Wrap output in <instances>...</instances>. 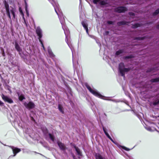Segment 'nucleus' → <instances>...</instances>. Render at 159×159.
Instances as JSON below:
<instances>
[{
	"mask_svg": "<svg viewBox=\"0 0 159 159\" xmlns=\"http://www.w3.org/2000/svg\"><path fill=\"white\" fill-rule=\"evenodd\" d=\"M24 105L28 109H32L35 107L34 104L31 102H30L29 103L25 102L24 103Z\"/></svg>",
	"mask_w": 159,
	"mask_h": 159,
	"instance_id": "obj_8",
	"label": "nucleus"
},
{
	"mask_svg": "<svg viewBox=\"0 0 159 159\" xmlns=\"http://www.w3.org/2000/svg\"><path fill=\"white\" fill-rule=\"evenodd\" d=\"M73 63L74 64V61H73Z\"/></svg>",
	"mask_w": 159,
	"mask_h": 159,
	"instance_id": "obj_43",
	"label": "nucleus"
},
{
	"mask_svg": "<svg viewBox=\"0 0 159 159\" xmlns=\"http://www.w3.org/2000/svg\"><path fill=\"white\" fill-rule=\"evenodd\" d=\"M103 130L105 134L106 135H108V134L107 132L106 129L105 128H104V127H103Z\"/></svg>",
	"mask_w": 159,
	"mask_h": 159,
	"instance_id": "obj_25",
	"label": "nucleus"
},
{
	"mask_svg": "<svg viewBox=\"0 0 159 159\" xmlns=\"http://www.w3.org/2000/svg\"><path fill=\"white\" fill-rule=\"evenodd\" d=\"M147 129L148 130V131H152V129H151V127H148L147 128Z\"/></svg>",
	"mask_w": 159,
	"mask_h": 159,
	"instance_id": "obj_36",
	"label": "nucleus"
},
{
	"mask_svg": "<svg viewBox=\"0 0 159 159\" xmlns=\"http://www.w3.org/2000/svg\"><path fill=\"white\" fill-rule=\"evenodd\" d=\"M139 24H136L134 25L133 26V28H136L139 27Z\"/></svg>",
	"mask_w": 159,
	"mask_h": 159,
	"instance_id": "obj_29",
	"label": "nucleus"
},
{
	"mask_svg": "<svg viewBox=\"0 0 159 159\" xmlns=\"http://www.w3.org/2000/svg\"><path fill=\"white\" fill-rule=\"evenodd\" d=\"M151 82H157L159 81V78H157L154 79H152L151 80Z\"/></svg>",
	"mask_w": 159,
	"mask_h": 159,
	"instance_id": "obj_20",
	"label": "nucleus"
},
{
	"mask_svg": "<svg viewBox=\"0 0 159 159\" xmlns=\"http://www.w3.org/2000/svg\"><path fill=\"white\" fill-rule=\"evenodd\" d=\"M48 135L49 138L51 139V140L53 143H54L55 139L54 136L51 134H48Z\"/></svg>",
	"mask_w": 159,
	"mask_h": 159,
	"instance_id": "obj_15",
	"label": "nucleus"
},
{
	"mask_svg": "<svg viewBox=\"0 0 159 159\" xmlns=\"http://www.w3.org/2000/svg\"><path fill=\"white\" fill-rule=\"evenodd\" d=\"M73 158H74V159H75V157L74 156H73Z\"/></svg>",
	"mask_w": 159,
	"mask_h": 159,
	"instance_id": "obj_41",
	"label": "nucleus"
},
{
	"mask_svg": "<svg viewBox=\"0 0 159 159\" xmlns=\"http://www.w3.org/2000/svg\"><path fill=\"white\" fill-rule=\"evenodd\" d=\"M122 148L127 151H129L130 150V149L124 146H122Z\"/></svg>",
	"mask_w": 159,
	"mask_h": 159,
	"instance_id": "obj_27",
	"label": "nucleus"
},
{
	"mask_svg": "<svg viewBox=\"0 0 159 159\" xmlns=\"http://www.w3.org/2000/svg\"><path fill=\"white\" fill-rule=\"evenodd\" d=\"M103 130L105 134L106 135H108V134L107 132L106 129L105 128H104V127H103Z\"/></svg>",
	"mask_w": 159,
	"mask_h": 159,
	"instance_id": "obj_26",
	"label": "nucleus"
},
{
	"mask_svg": "<svg viewBox=\"0 0 159 159\" xmlns=\"http://www.w3.org/2000/svg\"><path fill=\"white\" fill-rule=\"evenodd\" d=\"M17 94H18V96L19 99L20 101H22L23 99H24L25 98L23 95L22 94H20L18 92H17Z\"/></svg>",
	"mask_w": 159,
	"mask_h": 159,
	"instance_id": "obj_13",
	"label": "nucleus"
},
{
	"mask_svg": "<svg viewBox=\"0 0 159 159\" xmlns=\"http://www.w3.org/2000/svg\"><path fill=\"white\" fill-rule=\"evenodd\" d=\"M48 52L50 55V56L51 57H54L55 55L52 53V50L49 47L48 48Z\"/></svg>",
	"mask_w": 159,
	"mask_h": 159,
	"instance_id": "obj_12",
	"label": "nucleus"
},
{
	"mask_svg": "<svg viewBox=\"0 0 159 159\" xmlns=\"http://www.w3.org/2000/svg\"><path fill=\"white\" fill-rule=\"evenodd\" d=\"M100 2V0H93V2L95 4H97L98 2Z\"/></svg>",
	"mask_w": 159,
	"mask_h": 159,
	"instance_id": "obj_30",
	"label": "nucleus"
},
{
	"mask_svg": "<svg viewBox=\"0 0 159 159\" xmlns=\"http://www.w3.org/2000/svg\"><path fill=\"white\" fill-rule=\"evenodd\" d=\"M126 10V8L124 7H120L115 9V11L119 13L123 12Z\"/></svg>",
	"mask_w": 159,
	"mask_h": 159,
	"instance_id": "obj_9",
	"label": "nucleus"
},
{
	"mask_svg": "<svg viewBox=\"0 0 159 159\" xmlns=\"http://www.w3.org/2000/svg\"><path fill=\"white\" fill-rule=\"evenodd\" d=\"M15 48L19 52L21 51V49H20L18 44L16 43H15Z\"/></svg>",
	"mask_w": 159,
	"mask_h": 159,
	"instance_id": "obj_16",
	"label": "nucleus"
},
{
	"mask_svg": "<svg viewBox=\"0 0 159 159\" xmlns=\"http://www.w3.org/2000/svg\"><path fill=\"white\" fill-rule=\"evenodd\" d=\"M58 108L59 110L62 113H63V107L61 105H59Z\"/></svg>",
	"mask_w": 159,
	"mask_h": 159,
	"instance_id": "obj_18",
	"label": "nucleus"
},
{
	"mask_svg": "<svg viewBox=\"0 0 159 159\" xmlns=\"http://www.w3.org/2000/svg\"><path fill=\"white\" fill-rule=\"evenodd\" d=\"M129 68H125L123 63H121L119 64V71L122 76L124 77L125 73L129 71Z\"/></svg>",
	"mask_w": 159,
	"mask_h": 159,
	"instance_id": "obj_4",
	"label": "nucleus"
},
{
	"mask_svg": "<svg viewBox=\"0 0 159 159\" xmlns=\"http://www.w3.org/2000/svg\"><path fill=\"white\" fill-rule=\"evenodd\" d=\"M26 12V14L27 16H29V11L28 10H25Z\"/></svg>",
	"mask_w": 159,
	"mask_h": 159,
	"instance_id": "obj_33",
	"label": "nucleus"
},
{
	"mask_svg": "<svg viewBox=\"0 0 159 159\" xmlns=\"http://www.w3.org/2000/svg\"><path fill=\"white\" fill-rule=\"evenodd\" d=\"M100 4L101 5H104L106 4V2L105 1H100L99 2Z\"/></svg>",
	"mask_w": 159,
	"mask_h": 159,
	"instance_id": "obj_24",
	"label": "nucleus"
},
{
	"mask_svg": "<svg viewBox=\"0 0 159 159\" xmlns=\"http://www.w3.org/2000/svg\"><path fill=\"white\" fill-rule=\"evenodd\" d=\"M36 32L37 34L38 35V36L39 37V41L42 44V46H43L44 49V48L43 46V44L42 43V42L41 41V40L40 39L42 38V30H41V29L39 27H38L36 29Z\"/></svg>",
	"mask_w": 159,
	"mask_h": 159,
	"instance_id": "obj_6",
	"label": "nucleus"
},
{
	"mask_svg": "<svg viewBox=\"0 0 159 159\" xmlns=\"http://www.w3.org/2000/svg\"><path fill=\"white\" fill-rule=\"evenodd\" d=\"M159 103V98H158L156 100L153 102V105H156Z\"/></svg>",
	"mask_w": 159,
	"mask_h": 159,
	"instance_id": "obj_22",
	"label": "nucleus"
},
{
	"mask_svg": "<svg viewBox=\"0 0 159 159\" xmlns=\"http://www.w3.org/2000/svg\"><path fill=\"white\" fill-rule=\"evenodd\" d=\"M20 12L23 18V19L24 20L25 23H26L25 19V18L24 17V14H23V12H22V11L21 10H20Z\"/></svg>",
	"mask_w": 159,
	"mask_h": 159,
	"instance_id": "obj_23",
	"label": "nucleus"
},
{
	"mask_svg": "<svg viewBox=\"0 0 159 159\" xmlns=\"http://www.w3.org/2000/svg\"><path fill=\"white\" fill-rule=\"evenodd\" d=\"M82 24L84 28L86 30V33H87L88 34H89L88 33V29L87 27V25L86 23H85L84 21H83L82 22Z\"/></svg>",
	"mask_w": 159,
	"mask_h": 159,
	"instance_id": "obj_11",
	"label": "nucleus"
},
{
	"mask_svg": "<svg viewBox=\"0 0 159 159\" xmlns=\"http://www.w3.org/2000/svg\"><path fill=\"white\" fill-rule=\"evenodd\" d=\"M42 130L43 131L44 134L46 135L48 133L47 129L46 128H43L42 129Z\"/></svg>",
	"mask_w": 159,
	"mask_h": 159,
	"instance_id": "obj_17",
	"label": "nucleus"
},
{
	"mask_svg": "<svg viewBox=\"0 0 159 159\" xmlns=\"http://www.w3.org/2000/svg\"><path fill=\"white\" fill-rule=\"evenodd\" d=\"M54 7L55 11L58 16L61 23L62 25V27L64 30V33L66 35V40L69 47L71 49L72 52H73V47L70 44L68 41V39L70 37L69 31L67 27L64 24V18L61 12L60 11L58 4L54 0H48Z\"/></svg>",
	"mask_w": 159,
	"mask_h": 159,
	"instance_id": "obj_1",
	"label": "nucleus"
},
{
	"mask_svg": "<svg viewBox=\"0 0 159 159\" xmlns=\"http://www.w3.org/2000/svg\"><path fill=\"white\" fill-rule=\"evenodd\" d=\"M25 10H28V5L25 1Z\"/></svg>",
	"mask_w": 159,
	"mask_h": 159,
	"instance_id": "obj_31",
	"label": "nucleus"
},
{
	"mask_svg": "<svg viewBox=\"0 0 159 159\" xmlns=\"http://www.w3.org/2000/svg\"><path fill=\"white\" fill-rule=\"evenodd\" d=\"M126 24V23L125 21H120L117 23V25H123Z\"/></svg>",
	"mask_w": 159,
	"mask_h": 159,
	"instance_id": "obj_21",
	"label": "nucleus"
},
{
	"mask_svg": "<svg viewBox=\"0 0 159 159\" xmlns=\"http://www.w3.org/2000/svg\"><path fill=\"white\" fill-rule=\"evenodd\" d=\"M108 138L110 139L113 143H115L114 141L111 138V137L109 135L108 136H107Z\"/></svg>",
	"mask_w": 159,
	"mask_h": 159,
	"instance_id": "obj_32",
	"label": "nucleus"
},
{
	"mask_svg": "<svg viewBox=\"0 0 159 159\" xmlns=\"http://www.w3.org/2000/svg\"><path fill=\"white\" fill-rule=\"evenodd\" d=\"M123 52V51L122 50H120L119 51H117L116 53V55H120V54L122 53Z\"/></svg>",
	"mask_w": 159,
	"mask_h": 159,
	"instance_id": "obj_19",
	"label": "nucleus"
},
{
	"mask_svg": "<svg viewBox=\"0 0 159 159\" xmlns=\"http://www.w3.org/2000/svg\"><path fill=\"white\" fill-rule=\"evenodd\" d=\"M31 119H32V120H34V118H33V117H31Z\"/></svg>",
	"mask_w": 159,
	"mask_h": 159,
	"instance_id": "obj_40",
	"label": "nucleus"
},
{
	"mask_svg": "<svg viewBox=\"0 0 159 159\" xmlns=\"http://www.w3.org/2000/svg\"><path fill=\"white\" fill-rule=\"evenodd\" d=\"M9 147L12 149L13 155H10L8 157V159L15 156L17 153L20 152L21 151V149L20 148L15 147L13 146H9Z\"/></svg>",
	"mask_w": 159,
	"mask_h": 159,
	"instance_id": "obj_5",
	"label": "nucleus"
},
{
	"mask_svg": "<svg viewBox=\"0 0 159 159\" xmlns=\"http://www.w3.org/2000/svg\"><path fill=\"white\" fill-rule=\"evenodd\" d=\"M75 149L78 155H79V157L80 158V157L82 156L81 152L80 151V149L77 147H75Z\"/></svg>",
	"mask_w": 159,
	"mask_h": 159,
	"instance_id": "obj_14",
	"label": "nucleus"
},
{
	"mask_svg": "<svg viewBox=\"0 0 159 159\" xmlns=\"http://www.w3.org/2000/svg\"><path fill=\"white\" fill-rule=\"evenodd\" d=\"M57 143L60 149L61 150H62L64 152H65V151L66 149V148L64 144L62 143L59 141L57 142Z\"/></svg>",
	"mask_w": 159,
	"mask_h": 159,
	"instance_id": "obj_10",
	"label": "nucleus"
},
{
	"mask_svg": "<svg viewBox=\"0 0 159 159\" xmlns=\"http://www.w3.org/2000/svg\"><path fill=\"white\" fill-rule=\"evenodd\" d=\"M109 135V134H108V135H106V136L107 137L108 136V135Z\"/></svg>",
	"mask_w": 159,
	"mask_h": 159,
	"instance_id": "obj_42",
	"label": "nucleus"
},
{
	"mask_svg": "<svg viewBox=\"0 0 159 159\" xmlns=\"http://www.w3.org/2000/svg\"><path fill=\"white\" fill-rule=\"evenodd\" d=\"M85 86L90 92L95 96L104 100L111 101L115 102H119V101H116L114 99H111L109 97H107L102 95L96 89L91 88L87 84H86Z\"/></svg>",
	"mask_w": 159,
	"mask_h": 159,
	"instance_id": "obj_2",
	"label": "nucleus"
},
{
	"mask_svg": "<svg viewBox=\"0 0 159 159\" xmlns=\"http://www.w3.org/2000/svg\"><path fill=\"white\" fill-rule=\"evenodd\" d=\"M4 105V103L2 101L0 100V106H3Z\"/></svg>",
	"mask_w": 159,
	"mask_h": 159,
	"instance_id": "obj_35",
	"label": "nucleus"
},
{
	"mask_svg": "<svg viewBox=\"0 0 159 159\" xmlns=\"http://www.w3.org/2000/svg\"><path fill=\"white\" fill-rule=\"evenodd\" d=\"M5 7L6 9V12L7 15L8 17L10 19L11 22V18L10 16V13H11L13 16L14 18H15V9L14 8H12L10 10H9V6L7 2L6 1H4V2Z\"/></svg>",
	"mask_w": 159,
	"mask_h": 159,
	"instance_id": "obj_3",
	"label": "nucleus"
},
{
	"mask_svg": "<svg viewBox=\"0 0 159 159\" xmlns=\"http://www.w3.org/2000/svg\"><path fill=\"white\" fill-rule=\"evenodd\" d=\"M157 28L158 29H159V24L158 25H157Z\"/></svg>",
	"mask_w": 159,
	"mask_h": 159,
	"instance_id": "obj_39",
	"label": "nucleus"
},
{
	"mask_svg": "<svg viewBox=\"0 0 159 159\" xmlns=\"http://www.w3.org/2000/svg\"><path fill=\"white\" fill-rule=\"evenodd\" d=\"M107 23L109 24H113V22L111 21H107Z\"/></svg>",
	"mask_w": 159,
	"mask_h": 159,
	"instance_id": "obj_34",
	"label": "nucleus"
},
{
	"mask_svg": "<svg viewBox=\"0 0 159 159\" xmlns=\"http://www.w3.org/2000/svg\"><path fill=\"white\" fill-rule=\"evenodd\" d=\"M159 13V9L156 10L154 13V15H156Z\"/></svg>",
	"mask_w": 159,
	"mask_h": 159,
	"instance_id": "obj_28",
	"label": "nucleus"
},
{
	"mask_svg": "<svg viewBox=\"0 0 159 159\" xmlns=\"http://www.w3.org/2000/svg\"><path fill=\"white\" fill-rule=\"evenodd\" d=\"M1 97L5 102H7L9 103H12L13 102L12 100L9 97L3 94H2Z\"/></svg>",
	"mask_w": 159,
	"mask_h": 159,
	"instance_id": "obj_7",
	"label": "nucleus"
},
{
	"mask_svg": "<svg viewBox=\"0 0 159 159\" xmlns=\"http://www.w3.org/2000/svg\"><path fill=\"white\" fill-rule=\"evenodd\" d=\"M129 14L130 15H132V16H134V14L132 12H130L129 13Z\"/></svg>",
	"mask_w": 159,
	"mask_h": 159,
	"instance_id": "obj_38",
	"label": "nucleus"
},
{
	"mask_svg": "<svg viewBox=\"0 0 159 159\" xmlns=\"http://www.w3.org/2000/svg\"><path fill=\"white\" fill-rule=\"evenodd\" d=\"M2 54L3 56H5V53L4 50L3 49H2Z\"/></svg>",
	"mask_w": 159,
	"mask_h": 159,
	"instance_id": "obj_37",
	"label": "nucleus"
}]
</instances>
